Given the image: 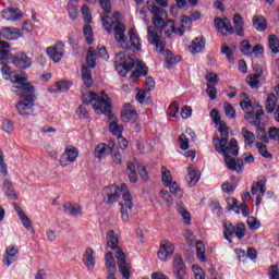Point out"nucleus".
<instances>
[{"mask_svg":"<svg viewBox=\"0 0 279 279\" xmlns=\"http://www.w3.org/2000/svg\"><path fill=\"white\" fill-rule=\"evenodd\" d=\"M146 8L149 10L151 14L155 15L153 17V24L154 26H148V43L150 45H155L156 49H159V51H162L165 47H167V43L162 40V37H160L159 34H162V32H167L169 29V26H167V22H165V19L162 16H167V11H165V7L156 5L153 1L146 2Z\"/></svg>","mask_w":279,"mask_h":279,"instance_id":"1","label":"nucleus"},{"mask_svg":"<svg viewBox=\"0 0 279 279\" xmlns=\"http://www.w3.org/2000/svg\"><path fill=\"white\" fill-rule=\"evenodd\" d=\"M11 82L15 84V95L20 97V101L15 106L19 114H21V117H27L32 114V109L34 108V99L36 97L32 83H25L27 82V76L19 75L13 76Z\"/></svg>","mask_w":279,"mask_h":279,"instance_id":"2","label":"nucleus"},{"mask_svg":"<svg viewBox=\"0 0 279 279\" xmlns=\"http://www.w3.org/2000/svg\"><path fill=\"white\" fill-rule=\"evenodd\" d=\"M114 64L116 71L120 73L121 77H125V73H128V71H132L135 65L138 66V70H135L131 74L133 80H138V77L145 76L149 73V70L147 66L143 65V62L140 60H134V54H132V52H129L128 54L124 52L117 53L114 58Z\"/></svg>","mask_w":279,"mask_h":279,"instance_id":"3","label":"nucleus"},{"mask_svg":"<svg viewBox=\"0 0 279 279\" xmlns=\"http://www.w3.org/2000/svg\"><path fill=\"white\" fill-rule=\"evenodd\" d=\"M215 149L218 154H223L225 162L229 171H236V173L243 171V159L231 157L239 156V142L235 138H232L229 144H218L215 146Z\"/></svg>","mask_w":279,"mask_h":279,"instance_id":"4","label":"nucleus"},{"mask_svg":"<svg viewBox=\"0 0 279 279\" xmlns=\"http://www.w3.org/2000/svg\"><path fill=\"white\" fill-rule=\"evenodd\" d=\"M107 246L110 247V250L116 251V258L118 260V268L120 270V274L124 279H130V268L132 265L128 264V258L125 257V253L119 247V235L114 230H110L107 232Z\"/></svg>","mask_w":279,"mask_h":279,"instance_id":"5","label":"nucleus"},{"mask_svg":"<svg viewBox=\"0 0 279 279\" xmlns=\"http://www.w3.org/2000/svg\"><path fill=\"white\" fill-rule=\"evenodd\" d=\"M113 32L117 43H119L120 47L125 50L123 52L125 56H128L132 49L141 51V40L138 39V36H136L134 28H131L129 32L131 46L128 44V38H125V25H123V23L117 22Z\"/></svg>","mask_w":279,"mask_h":279,"instance_id":"6","label":"nucleus"},{"mask_svg":"<svg viewBox=\"0 0 279 279\" xmlns=\"http://www.w3.org/2000/svg\"><path fill=\"white\" fill-rule=\"evenodd\" d=\"M83 104L86 106H90V104H93L96 114H106L108 118L113 116L110 98L106 99L104 97H99L97 93L90 92L89 95L84 94Z\"/></svg>","mask_w":279,"mask_h":279,"instance_id":"7","label":"nucleus"},{"mask_svg":"<svg viewBox=\"0 0 279 279\" xmlns=\"http://www.w3.org/2000/svg\"><path fill=\"white\" fill-rule=\"evenodd\" d=\"M96 60H97V51H95V49L90 47L87 51L86 64L83 65L81 69L82 80L86 88H90V86H93L94 84L93 72L90 69H95V66H97Z\"/></svg>","mask_w":279,"mask_h":279,"instance_id":"8","label":"nucleus"},{"mask_svg":"<svg viewBox=\"0 0 279 279\" xmlns=\"http://www.w3.org/2000/svg\"><path fill=\"white\" fill-rule=\"evenodd\" d=\"M80 156V150L73 146V145H69L65 147L63 154L61 155L59 162L62 167V169L69 167V162L73 163L75 162V160H77Z\"/></svg>","mask_w":279,"mask_h":279,"instance_id":"9","label":"nucleus"},{"mask_svg":"<svg viewBox=\"0 0 279 279\" xmlns=\"http://www.w3.org/2000/svg\"><path fill=\"white\" fill-rule=\"evenodd\" d=\"M46 53L52 62H60L64 58V43L58 41L54 46L48 47Z\"/></svg>","mask_w":279,"mask_h":279,"instance_id":"10","label":"nucleus"},{"mask_svg":"<svg viewBox=\"0 0 279 279\" xmlns=\"http://www.w3.org/2000/svg\"><path fill=\"white\" fill-rule=\"evenodd\" d=\"M102 194L107 197L106 204H117L121 197V189H119V185H109L104 187Z\"/></svg>","mask_w":279,"mask_h":279,"instance_id":"11","label":"nucleus"},{"mask_svg":"<svg viewBox=\"0 0 279 279\" xmlns=\"http://www.w3.org/2000/svg\"><path fill=\"white\" fill-rule=\"evenodd\" d=\"M122 199H124V204H120L121 219L122 221H124V223H128V221H130V213L128 211V209L132 210V208L134 207V203L132 202V194L125 192L124 194H122Z\"/></svg>","mask_w":279,"mask_h":279,"instance_id":"12","label":"nucleus"},{"mask_svg":"<svg viewBox=\"0 0 279 279\" xmlns=\"http://www.w3.org/2000/svg\"><path fill=\"white\" fill-rule=\"evenodd\" d=\"M173 252H175V246H173V243L169 242V241H162L160 243V247L159 251L157 253V256L159 258V260H169V258H171V256H173Z\"/></svg>","mask_w":279,"mask_h":279,"instance_id":"13","label":"nucleus"},{"mask_svg":"<svg viewBox=\"0 0 279 279\" xmlns=\"http://www.w3.org/2000/svg\"><path fill=\"white\" fill-rule=\"evenodd\" d=\"M19 260V246L16 245H9L5 248L4 255H3V263L7 265V267H10V265H14Z\"/></svg>","mask_w":279,"mask_h":279,"instance_id":"14","label":"nucleus"},{"mask_svg":"<svg viewBox=\"0 0 279 279\" xmlns=\"http://www.w3.org/2000/svg\"><path fill=\"white\" fill-rule=\"evenodd\" d=\"M215 27L219 32V34H222V36H228V34H234V27H232V24L228 20V17L225 19H216L215 20Z\"/></svg>","mask_w":279,"mask_h":279,"instance_id":"15","label":"nucleus"},{"mask_svg":"<svg viewBox=\"0 0 279 279\" xmlns=\"http://www.w3.org/2000/svg\"><path fill=\"white\" fill-rule=\"evenodd\" d=\"M1 16L2 19H4V21H10L11 23H14L23 19V12H21V9L19 8L14 9L9 7L1 11Z\"/></svg>","mask_w":279,"mask_h":279,"instance_id":"16","label":"nucleus"},{"mask_svg":"<svg viewBox=\"0 0 279 279\" xmlns=\"http://www.w3.org/2000/svg\"><path fill=\"white\" fill-rule=\"evenodd\" d=\"M138 119V114L136 113V109L130 105V102L124 104L123 109L121 111V120L124 123H130V121H136Z\"/></svg>","mask_w":279,"mask_h":279,"instance_id":"17","label":"nucleus"},{"mask_svg":"<svg viewBox=\"0 0 279 279\" xmlns=\"http://www.w3.org/2000/svg\"><path fill=\"white\" fill-rule=\"evenodd\" d=\"M218 132L220 133L221 138L217 136L214 137L215 147H217V145H223L225 143H228V138H230V131L226 122H220Z\"/></svg>","mask_w":279,"mask_h":279,"instance_id":"18","label":"nucleus"},{"mask_svg":"<svg viewBox=\"0 0 279 279\" xmlns=\"http://www.w3.org/2000/svg\"><path fill=\"white\" fill-rule=\"evenodd\" d=\"M264 114H265V111L263 110V108L257 107L255 114H254V111H246L244 119L246 121H251L252 125H256V128H258L260 126V120H262L260 117H263Z\"/></svg>","mask_w":279,"mask_h":279,"instance_id":"19","label":"nucleus"},{"mask_svg":"<svg viewBox=\"0 0 279 279\" xmlns=\"http://www.w3.org/2000/svg\"><path fill=\"white\" fill-rule=\"evenodd\" d=\"M12 64L17 69H29L32 66V60L25 53H19L12 57Z\"/></svg>","mask_w":279,"mask_h":279,"instance_id":"20","label":"nucleus"},{"mask_svg":"<svg viewBox=\"0 0 279 279\" xmlns=\"http://www.w3.org/2000/svg\"><path fill=\"white\" fill-rule=\"evenodd\" d=\"M1 34L5 40H19V38H23V32L14 27H3Z\"/></svg>","mask_w":279,"mask_h":279,"instance_id":"21","label":"nucleus"},{"mask_svg":"<svg viewBox=\"0 0 279 279\" xmlns=\"http://www.w3.org/2000/svg\"><path fill=\"white\" fill-rule=\"evenodd\" d=\"M112 144H114L112 141L109 142V145L98 144L95 148V157L98 158V160L106 158V156H108V154H110L112 150Z\"/></svg>","mask_w":279,"mask_h":279,"instance_id":"22","label":"nucleus"},{"mask_svg":"<svg viewBox=\"0 0 279 279\" xmlns=\"http://www.w3.org/2000/svg\"><path fill=\"white\" fill-rule=\"evenodd\" d=\"M109 130L111 132V134H113V136H121V132H123V126L119 125V120L117 119V117L110 116L109 118Z\"/></svg>","mask_w":279,"mask_h":279,"instance_id":"23","label":"nucleus"},{"mask_svg":"<svg viewBox=\"0 0 279 279\" xmlns=\"http://www.w3.org/2000/svg\"><path fill=\"white\" fill-rule=\"evenodd\" d=\"M166 38H171V34H175L177 36H184V31L182 28H175V22L173 20H169L166 22Z\"/></svg>","mask_w":279,"mask_h":279,"instance_id":"24","label":"nucleus"},{"mask_svg":"<svg viewBox=\"0 0 279 279\" xmlns=\"http://www.w3.org/2000/svg\"><path fill=\"white\" fill-rule=\"evenodd\" d=\"M83 263L87 269H95V252L93 248L88 247L85 250Z\"/></svg>","mask_w":279,"mask_h":279,"instance_id":"25","label":"nucleus"},{"mask_svg":"<svg viewBox=\"0 0 279 279\" xmlns=\"http://www.w3.org/2000/svg\"><path fill=\"white\" fill-rule=\"evenodd\" d=\"M262 193V195H265L267 192V179H262L251 186V193L252 195H256L257 193Z\"/></svg>","mask_w":279,"mask_h":279,"instance_id":"26","label":"nucleus"},{"mask_svg":"<svg viewBox=\"0 0 279 279\" xmlns=\"http://www.w3.org/2000/svg\"><path fill=\"white\" fill-rule=\"evenodd\" d=\"M233 25L236 36L243 38L245 36V28H243V17L241 16V14L234 15Z\"/></svg>","mask_w":279,"mask_h":279,"instance_id":"27","label":"nucleus"},{"mask_svg":"<svg viewBox=\"0 0 279 279\" xmlns=\"http://www.w3.org/2000/svg\"><path fill=\"white\" fill-rule=\"evenodd\" d=\"M186 180L190 186H195L199 182V171L193 169V167H187Z\"/></svg>","mask_w":279,"mask_h":279,"instance_id":"28","label":"nucleus"},{"mask_svg":"<svg viewBox=\"0 0 279 279\" xmlns=\"http://www.w3.org/2000/svg\"><path fill=\"white\" fill-rule=\"evenodd\" d=\"M235 227L232 222L227 221L223 223V238L228 243H232V236H234Z\"/></svg>","mask_w":279,"mask_h":279,"instance_id":"29","label":"nucleus"},{"mask_svg":"<svg viewBox=\"0 0 279 279\" xmlns=\"http://www.w3.org/2000/svg\"><path fill=\"white\" fill-rule=\"evenodd\" d=\"M156 51H159V53H163V56H166V69H171L173 64L178 63V59L175 56H173V53H171V51L165 50V48H162V50L156 49Z\"/></svg>","mask_w":279,"mask_h":279,"instance_id":"30","label":"nucleus"},{"mask_svg":"<svg viewBox=\"0 0 279 279\" xmlns=\"http://www.w3.org/2000/svg\"><path fill=\"white\" fill-rule=\"evenodd\" d=\"M105 265L108 269V274H111V272H116L117 271V263L114 260V255L112 254V252H108L106 255H105Z\"/></svg>","mask_w":279,"mask_h":279,"instance_id":"31","label":"nucleus"},{"mask_svg":"<svg viewBox=\"0 0 279 279\" xmlns=\"http://www.w3.org/2000/svg\"><path fill=\"white\" fill-rule=\"evenodd\" d=\"M63 210L66 215H71V217L82 215V206H73L71 203H64Z\"/></svg>","mask_w":279,"mask_h":279,"instance_id":"32","label":"nucleus"},{"mask_svg":"<svg viewBox=\"0 0 279 279\" xmlns=\"http://www.w3.org/2000/svg\"><path fill=\"white\" fill-rule=\"evenodd\" d=\"M278 104V97L276 94H269L266 100V111L271 114L276 110V106Z\"/></svg>","mask_w":279,"mask_h":279,"instance_id":"33","label":"nucleus"},{"mask_svg":"<svg viewBox=\"0 0 279 279\" xmlns=\"http://www.w3.org/2000/svg\"><path fill=\"white\" fill-rule=\"evenodd\" d=\"M204 47H206V40H204V37H196L192 41L191 51L192 53H199Z\"/></svg>","mask_w":279,"mask_h":279,"instance_id":"34","label":"nucleus"},{"mask_svg":"<svg viewBox=\"0 0 279 279\" xmlns=\"http://www.w3.org/2000/svg\"><path fill=\"white\" fill-rule=\"evenodd\" d=\"M126 175L133 184L138 182V174H136V166L133 162H129L126 166Z\"/></svg>","mask_w":279,"mask_h":279,"instance_id":"35","label":"nucleus"},{"mask_svg":"<svg viewBox=\"0 0 279 279\" xmlns=\"http://www.w3.org/2000/svg\"><path fill=\"white\" fill-rule=\"evenodd\" d=\"M109 154H111V159L114 165H122L123 159L121 158V153L119 151V147H117L114 143L111 144V150Z\"/></svg>","mask_w":279,"mask_h":279,"instance_id":"36","label":"nucleus"},{"mask_svg":"<svg viewBox=\"0 0 279 279\" xmlns=\"http://www.w3.org/2000/svg\"><path fill=\"white\" fill-rule=\"evenodd\" d=\"M253 27L257 32H265L267 29V23L265 22V17L263 16H254L253 17Z\"/></svg>","mask_w":279,"mask_h":279,"instance_id":"37","label":"nucleus"},{"mask_svg":"<svg viewBox=\"0 0 279 279\" xmlns=\"http://www.w3.org/2000/svg\"><path fill=\"white\" fill-rule=\"evenodd\" d=\"M196 256L201 263H206V247L202 241L196 242Z\"/></svg>","mask_w":279,"mask_h":279,"instance_id":"38","label":"nucleus"},{"mask_svg":"<svg viewBox=\"0 0 279 279\" xmlns=\"http://www.w3.org/2000/svg\"><path fill=\"white\" fill-rule=\"evenodd\" d=\"M161 180L165 186H171V183H173V177L171 175V171L167 169V167H161Z\"/></svg>","mask_w":279,"mask_h":279,"instance_id":"39","label":"nucleus"},{"mask_svg":"<svg viewBox=\"0 0 279 279\" xmlns=\"http://www.w3.org/2000/svg\"><path fill=\"white\" fill-rule=\"evenodd\" d=\"M263 75V69H259L258 74H254L247 78L248 86L251 88H258L260 86V81H258L259 77Z\"/></svg>","mask_w":279,"mask_h":279,"instance_id":"40","label":"nucleus"},{"mask_svg":"<svg viewBox=\"0 0 279 279\" xmlns=\"http://www.w3.org/2000/svg\"><path fill=\"white\" fill-rule=\"evenodd\" d=\"M242 136L244 138L245 145H252L256 141V135L253 132L247 131L246 128L242 129Z\"/></svg>","mask_w":279,"mask_h":279,"instance_id":"41","label":"nucleus"},{"mask_svg":"<svg viewBox=\"0 0 279 279\" xmlns=\"http://www.w3.org/2000/svg\"><path fill=\"white\" fill-rule=\"evenodd\" d=\"M20 217V220L22 221L24 228L31 232V234H34L36 230L34 227H32V220H29V217H27L25 214H22Z\"/></svg>","mask_w":279,"mask_h":279,"instance_id":"42","label":"nucleus"},{"mask_svg":"<svg viewBox=\"0 0 279 279\" xmlns=\"http://www.w3.org/2000/svg\"><path fill=\"white\" fill-rule=\"evenodd\" d=\"M233 236H236L239 241H242V239L245 236V223L239 222L235 225V231Z\"/></svg>","mask_w":279,"mask_h":279,"instance_id":"43","label":"nucleus"},{"mask_svg":"<svg viewBox=\"0 0 279 279\" xmlns=\"http://www.w3.org/2000/svg\"><path fill=\"white\" fill-rule=\"evenodd\" d=\"M223 110H225V114H226V117H228V119H235L236 111L234 110V107H232V105L230 102L223 104Z\"/></svg>","mask_w":279,"mask_h":279,"instance_id":"44","label":"nucleus"},{"mask_svg":"<svg viewBox=\"0 0 279 279\" xmlns=\"http://www.w3.org/2000/svg\"><path fill=\"white\" fill-rule=\"evenodd\" d=\"M269 47L272 53H279V40L276 35H271L268 39Z\"/></svg>","mask_w":279,"mask_h":279,"instance_id":"45","label":"nucleus"},{"mask_svg":"<svg viewBox=\"0 0 279 279\" xmlns=\"http://www.w3.org/2000/svg\"><path fill=\"white\" fill-rule=\"evenodd\" d=\"M58 93H62L64 90H69V88H71V86H73V83L69 82V81H59L54 84Z\"/></svg>","mask_w":279,"mask_h":279,"instance_id":"46","label":"nucleus"},{"mask_svg":"<svg viewBox=\"0 0 279 279\" xmlns=\"http://www.w3.org/2000/svg\"><path fill=\"white\" fill-rule=\"evenodd\" d=\"M83 34L87 45H93V27H90V25H85L83 27Z\"/></svg>","mask_w":279,"mask_h":279,"instance_id":"47","label":"nucleus"},{"mask_svg":"<svg viewBox=\"0 0 279 279\" xmlns=\"http://www.w3.org/2000/svg\"><path fill=\"white\" fill-rule=\"evenodd\" d=\"M255 145H256L260 156H263L264 158H274V156L271 154H269V151H267V145H265L260 142H256Z\"/></svg>","mask_w":279,"mask_h":279,"instance_id":"48","label":"nucleus"},{"mask_svg":"<svg viewBox=\"0 0 279 279\" xmlns=\"http://www.w3.org/2000/svg\"><path fill=\"white\" fill-rule=\"evenodd\" d=\"M170 189V193L174 195V197H182L184 193L182 192V189L178 186V182H172L170 185H168Z\"/></svg>","mask_w":279,"mask_h":279,"instance_id":"49","label":"nucleus"},{"mask_svg":"<svg viewBox=\"0 0 279 279\" xmlns=\"http://www.w3.org/2000/svg\"><path fill=\"white\" fill-rule=\"evenodd\" d=\"M2 189L5 195H12V193H14V185L12 184V181H10L8 178L3 179Z\"/></svg>","mask_w":279,"mask_h":279,"instance_id":"50","label":"nucleus"},{"mask_svg":"<svg viewBox=\"0 0 279 279\" xmlns=\"http://www.w3.org/2000/svg\"><path fill=\"white\" fill-rule=\"evenodd\" d=\"M257 138L263 143H269V135H267V131L262 125L257 126Z\"/></svg>","mask_w":279,"mask_h":279,"instance_id":"51","label":"nucleus"},{"mask_svg":"<svg viewBox=\"0 0 279 279\" xmlns=\"http://www.w3.org/2000/svg\"><path fill=\"white\" fill-rule=\"evenodd\" d=\"M246 222L250 230H258L260 228V221L254 216L248 217Z\"/></svg>","mask_w":279,"mask_h":279,"instance_id":"52","label":"nucleus"},{"mask_svg":"<svg viewBox=\"0 0 279 279\" xmlns=\"http://www.w3.org/2000/svg\"><path fill=\"white\" fill-rule=\"evenodd\" d=\"M68 12H69L70 19H72V21H75V19H77V12H78L77 4H73V2H69Z\"/></svg>","mask_w":279,"mask_h":279,"instance_id":"53","label":"nucleus"},{"mask_svg":"<svg viewBox=\"0 0 279 279\" xmlns=\"http://www.w3.org/2000/svg\"><path fill=\"white\" fill-rule=\"evenodd\" d=\"M227 204L229 206V210H234V213H236V215H239V213H240L239 202L236 201V198H234V197L227 198Z\"/></svg>","mask_w":279,"mask_h":279,"instance_id":"54","label":"nucleus"},{"mask_svg":"<svg viewBox=\"0 0 279 279\" xmlns=\"http://www.w3.org/2000/svg\"><path fill=\"white\" fill-rule=\"evenodd\" d=\"M221 53H223V56H226V58L229 60V62H232V60H234V51H232V48L223 45L221 47Z\"/></svg>","mask_w":279,"mask_h":279,"instance_id":"55","label":"nucleus"},{"mask_svg":"<svg viewBox=\"0 0 279 279\" xmlns=\"http://www.w3.org/2000/svg\"><path fill=\"white\" fill-rule=\"evenodd\" d=\"M81 12L83 14V19L86 23H92L93 16L90 15V9L88 5L84 4L81 9Z\"/></svg>","mask_w":279,"mask_h":279,"instance_id":"56","label":"nucleus"},{"mask_svg":"<svg viewBox=\"0 0 279 279\" xmlns=\"http://www.w3.org/2000/svg\"><path fill=\"white\" fill-rule=\"evenodd\" d=\"M101 10H104V12H106V14H110V12H112V3L110 2V0H98Z\"/></svg>","mask_w":279,"mask_h":279,"instance_id":"57","label":"nucleus"},{"mask_svg":"<svg viewBox=\"0 0 279 279\" xmlns=\"http://www.w3.org/2000/svg\"><path fill=\"white\" fill-rule=\"evenodd\" d=\"M0 171L7 177L8 175V163H5V159L3 157V150L0 148Z\"/></svg>","mask_w":279,"mask_h":279,"instance_id":"58","label":"nucleus"},{"mask_svg":"<svg viewBox=\"0 0 279 279\" xmlns=\"http://www.w3.org/2000/svg\"><path fill=\"white\" fill-rule=\"evenodd\" d=\"M178 112H180V106H178L175 102H172L168 108V116L175 119V117H178Z\"/></svg>","mask_w":279,"mask_h":279,"instance_id":"59","label":"nucleus"},{"mask_svg":"<svg viewBox=\"0 0 279 279\" xmlns=\"http://www.w3.org/2000/svg\"><path fill=\"white\" fill-rule=\"evenodd\" d=\"M184 268V259L181 255H175L172 264V269Z\"/></svg>","mask_w":279,"mask_h":279,"instance_id":"60","label":"nucleus"},{"mask_svg":"<svg viewBox=\"0 0 279 279\" xmlns=\"http://www.w3.org/2000/svg\"><path fill=\"white\" fill-rule=\"evenodd\" d=\"M269 279H279L278 265H271L268 269Z\"/></svg>","mask_w":279,"mask_h":279,"instance_id":"61","label":"nucleus"},{"mask_svg":"<svg viewBox=\"0 0 279 279\" xmlns=\"http://www.w3.org/2000/svg\"><path fill=\"white\" fill-rule=\"evenodd\" d=\"M102 25L107 32H112V19L110 16L105 15L101 17Z\"/></svg>","mask_w":279,"mask_h":279,"instance_id":"62","label":"nucleus"},{"mask_svg":"<svg viewBox=\"0 0 279 279\" xmlns=\"http://www.w3.org/2000/svg\"><path fill=\"white\" fill-rule=\"evenodd\" d=\"M172 274L175 279H184V276H186V270L183 268H173Z\"/></svg>","mask_w":279,"mask_h":279,"instance_id":"63","label":"nucleus"},{"mask_svg":"<svg viewBox=\"0 0 279 279\" xmlns=\"http://www.w3.org/2000/svg\"><path fill=\"white\" fill-rule=\"evenodd\" d=\"M268 138H271V141H278V143H279V131H278V128H270L268 130Z\"/></svg>","mask_w":279,"mask_h":279,"instance_id":"64","label":"nucleus"}]
</instances>
